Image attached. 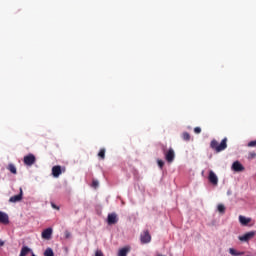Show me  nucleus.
I'll use <instances>...</instances> for the list:
<instances>
[{"mask_svg": "<svg viewBox=\"0 0 256 256\" xmlns=\"http://www.w3.org/2000/svg\"><path fill=\"white\" fill-rule=\"evenodd\" d=\"M3 245H5V241L0 239V247H3Z\"/></svg>", "mask_w": 256, "mask_h": 256, "instance_id": "28", "label": "nucleus"}, {"mask_svg": "<svg viewBox=\"0 0 256 256\" xmlns=\"http://www.w3.org/2000/svg\"><path fill=\"white\" fill-rule=\"evenodd\" d=\"M52 205V207H53V209H59L58 207H57V205H55V204H51Z\"/></svg>", "mask_w": 256, "mask_h": 256, "instance_id": "29", "label": "nucleus"}, {"mask_svg": "<svg viewBox=\"0 0 256 256\" xmlns=\"http://www.w3.org/2000/svg\"><path fill=\"white\" fill-rule=\"evenodd\" d=\"M182 139L183 141H191V134H189V132H183Z\"/></svg>", "mask_w": 256, "mask_h": 256, "instance_id": "17", "label": "nucleus"}, {"mask_svg": "<svg viewBox=\"0 0 256 256\" xmlns=\"http://www.w3.org/2000/svg\"><path fill=\"white\" fill-rule=\"evenodd\" d=\"M162 151L164 153L167 163H173V161H175V150H173V148H169L167 150V148L163 146Z\"/></svg>", "mask_w": 256, "mask_h": 256, "instance_id": "2", "label": "nucleus"}, {"mask_svg": "<svg viewBox=\"0 0 256 256\" xmlns=\"http://www.w3.org/2000/svg\"><path fill=\"white\" fill-rule=\"evenodd\" d=\"M20 193L18 195L12 196L9 199V203H19L23 199V188L19 189Z\"/></svg>", "mask_w": 256, "mask_h": 256, "instance_id": "6", "label": "nucleus"}, {"mask_svg": "<svg viewBox=\"0 0 256 256\" xmlns=\"http://www.w3.org/2000/svg\"><path fill=\"white\" fill-rule=\"evenodd\" d=\"M44 256H55V254L53 253V249L47 248L44 252Z\"/></svg>", "mask_w": 256, "mask_h": 256, "instance_id": "18", "label": "nucleus"}, {"mask_svg": "<svg viewBox=\"0 0 256 256\" xmlns=\"http://www.w3.org/2000/svg\"><path fill=\"white\" fill-rule=\"evenodd\" d=\"M98 157H100L102 160L105 159V148H101Z\"/></svg>", "mask_w": 256, "mask_h": 256, "instance_id": "20", "label": "nucleus"}, {"mask_svg": "<svg viewBox=\"0 0 256 256\" xmlns=\"http://www.w3.org/2000/svg\"><path fill=\"white\" fill-rule=\"evenodd\" d=\"M232 169L233 171H236V173H241L242 171H245V167L239 161H236L232 164Z\"/></svg>", "mask_w": 256, "mask_h": 256, "instance_id": "8", "label": "nucleus"}, {"mask_svg": "<svg viewBox=\"0 0 256 256\" xmlns=\"http://www.w3.org/2000/svg\"><path fill=\"white\" fill-rule=\"evenodd\" d=\"M211 149L216 151V153H221V151H225L227 149V138H224L221 143L217 142V140H212L210 143Z\"/></svg>", "mask_w": 256, "mask_h": 256, "instance_id": "1", "label": "nucleus"}, {"mask_svg": "<svg viewBox=\"0 0 256 256\" xmlns=\"http://www.w3.org/2000/svg\"><path fill=\"white\" fill-rule=\"evenodd\" d=\"M141 243H151V234H149V230L144 231L140 236Z\"/></svg>", "mask_w": 256, "mask_h": 256, "instance_id": "5", "label": "nucleus"}, {"mask_svg": "<svg viewBox=\"0 0 256 256\" xmlns=\"http://www.w3.org/2000/svg\"><path fill=\"white\" fill-rule=\"evenodd\" d=\"M130 251H131V247L125 246L124 248L119 250L118 256H127Z\"/></svg>", "mask_w": 256, "mask_h": 256, "instance_id": "12", "label": "nucleus"}, {"mask_svg": "<svg viewBox=\"0 0 256 256\" xmlns=\"http://www.w3.org/2000/svg\"><path fill=\"white\" fill-rule=\"evenodd\" d=\"M52 175L55 178L59 177V175H61V166H54L52 168Z\"/></svg>", "mask_w": 256, "mask_h": 256, "instance_id": "14", "label": "nucleus"}, {"mask_svg": "<svg viewBox=\"0 0 256 256\" xmlns=\"http://www.w3.org/2000/svg\"><path fill=\"white\" fill-rule=\"evenodd\" d=\"M157 163H158V167L160 169H163V167L165 166V162L163 160H161V159H158Z\"/></svg>", "mask_w": 256, "mask_h": 256, "instance_id": "22", "label": "nucleus"}, {"mask_svg": "<svg viewBox=\"0 0 256 256\" xmlns=\"http://www.w3.org/2000/svg\"><path fill=\"white\" fill-rule=\"evenodd\" d=\"M95 256H105V254H103V251H101V250H96Z\"/></svg>", "mask_w": 256, "mask_h": 256, "instance_id": "24", "label": "nucleus"}, {"mask_svg": "<svg viewBox=\"0 0 256 256\" xmlns=\"http://www.w3.org/2000/svg\"><path fill=\"white\" fill-rule=\"evenodd\" d=\"M32 256H36L35 253L32 252Z\"/></svg>", "mask_w": 256, "mask_h": 256, "instance_id": "30", "label": "nucleus"}, {"mask_svg": "<svg viewBox=\"0 0 256 256\" xmlns=\"http://www.w3.org/2000/svg\"><path fill=\"white\" fill-rule=\"evenodd\" d=\"M28 253H31V248L24 246L22 247L19 256H27Z\"/></svg>", "mask_w": 256, "mask_h": 256, "instance_id": "16", "label": "nucleus"}, {"mask_svg": "<svg viewBox=\"0 0 256 256\" xmlns=\"http://www.w3.org/2000/svg\"><path fill=\"white\" fill-rule=\"evenodd\" d=\"M253 237H255V232L254 231H250L245 233L242 236H238L239 241H241V243H248V241H251V239H253Z\"/></svg>", "mask_w": 256, "mask_h": 256, "instance_id": "3", "label": "nucleus"}, {"mask_svg": "<svg viewBox=\"0 0 256 256\" xmlns=\"http://www.w3.org/2000/svg\"><path fill=\"white\" fill-rule=\"evenodd\" d=\"M218 211H219V213H225V205H223V204H219L218 205Z\"/></svg>", "mask_w": 256, "mask_h": 256, "instance_id": "21", "label": "nucleus"}, {"mask_svg": "<svg viewBox=\"0 0 256 256\" xmlns=\"http://www.w3.org/2000/svg\"><path fill=\"white\" fill-rule=\"evenodd\" d=\"M208 179L210 183H212V185H217V183H219V178H217V175L215 174V172H213V170L209 172Z\"/></svg>", "mask_w": 256, "mask_h": 256, "instance_id": "10", "label": "nucleus"}, {"mask_svg": "<svg viewBox=\"0 0 256 256\" xmlns=\"http://www.w3.org/2000/svg\"><path fill=\"white\" fill-rule=\"evenodd\" d=\"M9 171H10V173H13L14 175L17 174V168L13 164L9 165Z\"/></svg>", "mask_w": 256, "mask_h": 256, "instance_id": "19", "label": "nucleus"}, {"mask_svg": "<svg viewBox=\"0 0 256 256\" xmlns=\"http://www.w3.org/2000/svg\"><path fill=\"white\" fill-rule=\"evenodd\" d=\"M118 221H119V218L117 217V214L115 213L108 214V218H107L108 225H115L116 223H118Z\"/></svg>", "mask_w": 256, "mask_h": 256, "instance_id": "7", "label": "nucleus"}, {"mask_svg": "<svg viewBox=\"0 0 256 256\" xmlns=\"http://www.w3.org/2000/svg\"><path fill=\"white\" fill-rule=\"evenodd\" d=\"M66 237H69V234H68V233H66Z\"/></svg>", "mask_w": 256, "mask_h": 256, "instance_id": "31", "label": "nucleus"}, {"mask_svg": "<svg viewBox=\"0 0 256 256\" xmlns=\"http://www.w3.org/2000/svg\"><path fill=\"white\" fill-rule=\"evenodd\" d=\"M92 187H99V182L96 180H93Z\"/></svg>", "mask_w": 256, "mask_h": 256, "instance_id": "27", "label": "nucleus"}, {"mask_svg": "<svg viewBox=\"0 0 256 256\" xmlns=\"http://www.w3.org/2000/svg\"><path fill=\"white\" fill-rule=\"evenodd\" d=\"M35 161H37V159L35 158V155H33V154H28V155L24 156V163L28 167H31V165H35Z\"/></svg>", "mask_w": 256, "mask_h": 256, "instance_id": "4", "label": "nucleus"}, {"mask_svg": "<svg viewBox=\"0 0 256 256\" xmlns=\"http://www.w3.org/2000/svg\"><path fill=\"white\" fill-rule=\"evenodd\" d=\"M255 157H256V153L255 152H250L248 154V159H255Z\"/></svg>", "mask_w": 256, "mask_h": 256, "instance_id": "23", "label": "nucleus"}, {"mask_svg": "<svg viewBox=\"0 0 256 256\" xmlns=\"http://www.w3.org/2000/svg\"><path fill=\"white\" fill-rule=\"evenodd\" d=\"M53 235V228H47L42 232V239H46V241H49Z\"/></svg>", "mask_w": 256, "mask_h": 256, "instance_id": "9", "label": "nucleus"}, {"mask_svg": "<svg viewBox=\"0 0 256 256\" xmlns=\"http://www.w3.org/2000/svg\"><path fill=\"white\" fill-rule=\"evenodd\" d=\"M239 221H240L241 225L247 226V225H249V223H251V218H247L245 216L240 215Z\"/></svg>", "mask_w": 256, "mask_h": 256, "instance_id": "13", "label": "nucleus"}, {"mask_svg": "<svg viewBox=\"0 0 256 256\" xmlns=\"http://www.w3.org/2000/svg\"><path fill=\"white\" fill-rule=\"evenodd\" d=\"M248 147H256V140L250 141V142L248 143Z\"/></svg>", "mask_w": 256, "mask_h": 256, "instance_id": "26", "label": "nucleus"}, {"mask_svg": "<svg viewBox=\"0 0 256 256\" xmlns=\"http://www.w3.org/2000/svg\"><path fill=\"white\" fill-rule=\"evenodd\" d=\"M229 253L232 256H241V255H245V252L242 251H237L235 248H229Z\"/></svg>", "mask_w": 256, "mask_h": 256, "instance_id": "15", "label": "nucleus"}, {"mask_svg": "<svg viewBox=\"0 0 256 256\" xmlns=\"http://www.w3.org/2000/svg\"><path fill=\"white\" fill-rule=\"evenodd\" d=\"M194 133H196V135H199V133H201V127H195Z\"/></svg>", "mask_w": 256, "mask_h": 256, "instance_id": "25", "label": "nucleus"}, {"mask_svg": "<svg viewBox=\"0 0 256 256\" xmlns=\"http://www.w3.org/2000/svg\"><path fill=\"white\" fill-rule=\"evenodd\" d=\"M0 223H3V225L9 224V215L7 213L0 211Z\"/></svg>", "mask_w": 256, "mask_h": 256, "instance_id": "11", "label": "nucleus"}]
</instances>
